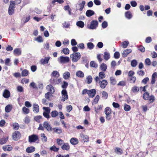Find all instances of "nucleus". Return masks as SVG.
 <instances>
[{
  "mask_svg": "<svg viewBox=\"0 0 157 157\" xmlns=\"http://www.w3.org/2000/svg\"><path fill=\"white\" fill-rule=\"evenodd\" d=\"M98 23L97 21L94 20L91 22L90 25H87L88 28L90 29H95L98 26Z\"/></svg>",
  "mask_w": 157,
  "mask_h": 157,
  "instance_id": "f257e3e1",
  "label": "nucleus"
},
{
  "mask_svg": "<svg viewBox=\"0 0 157 157\" xmlns=\"http://www.w3.org/2000/svg\"><path fill=\"white\" fill-rule=\"evenodd\" d=\"M81 57L80 53L74 52L71 55V58H72V61L73 62H76L80 59Z\"/></svg>",
  "mask_w": 157,
  "mask_h": 157,
  "instance_id": "f03ea898",
  "label": "nucleus"
},
{
  "mask_svg": "<svg viewBox=\"0 0 157 157\" xmlns=\"http://www.w3.org/2000/svg\"><path fill=\"white\" fill-rule=\"evenodd\" d=\"M69 58L67 56H60L58 59V61L60 63L64 64L69 62Z\"/></svg>",
  "mask_w": 157,
  "mask_h": 157,
  "instance_id": "7ed1b4c3",
  "label": "nucleus"
},
{
  "mask_svg": "<svg viewBox=\"0 0 157 157\" xmlns=\"http://www.w3.org/2000/svg\"><path fill=\"white\" fill-rule=\"evenodd\" d=\"M143 98L145 100H149L150 102H153L155 100V97L153 95L149 97V94L148 92L145 93L143 95Z\"/></svg>",
  "mask_w": 157,
  "mask_h": 157,
  "instance_id": "20e7f679",
  "label": "nucleus"
},
{
  "mask_svg": "<svg viewBox=\"0 0 157 157\" xmlns=\"http://www.w3.org/2000/svg\"><path fill=\"white\" fill-rule=\"evenodd\" d=\"M99 77L96 76L94 78L96 83H98L99 80H100V79H102L105 78V75L103 71H101L99 73Z\"/></svg>",
  "mask_w": 157,
  "mask_h": 157,
  "instance_id": "39448f33",
  "label": "nucleus"
},
{
  "mask_svg": "<svg viewBox=\"0 0 157 157\" xmlns=\"http://www.w3.org/2000/svg\"><path fill=\"white\" fill-rule=\"evenodd\" d=\"M62 97L61 101H64L68 98V96L66 90L65 89L63 90L61 92Z\"/></svg>",
  "mask_w": 157,
  "mask_h": 157,
  "instance_id": "423d86ee",
  "label": "nucleus"
},
{
  "mask_svg": "<svg viewBox=\"0 0 157 157\" xmlns=\"http://www.w3.org/2000/svg\"><path fill=\"white\" fill-rule=\"evenodd\" d=\"M38 139V136L35 134H33L31 136H30L29 137V142L31 143L35 142Z\"/></svg>",
  "mask_w": 157,
  "mask_h": 157,
  "instance_id": "0eeeda50",
  "label": "nucleus"
},
{
  "mask_svg": "<svg viewBox=\"0 0 157 157\" xmlns=\"http://www.w3.org/2000/svg\"><path fill=\"white\" fill-rule=\"evenodd\" d=\"M97 83L99 84L100 87L102 89L105 88L108 84L107 81L105 79L102 80L101 81L99 80Z\"/></svg>",
  "mask_w": 157,
  "mask_h": 157,
  "instance_id": "6e6552de",
  "label": "nucleus"
},
{
  "mask_svg": "<svg viewBox=\"0 0 157 157\" xmlns=\"http://www.w3.org/2000/svg\"><path fill=\"white\" fill-rule=\"evenodd\" d=\"M20 137L21 134L19 132L16 131L13 133V138L14 140H17L20 139Z\"/></svg>",
  "mask_w": 157,
  "mask_h": 157,
  "instance_id": "1a4fd4ad",
  "label": "nucleus"
},
{
  "mask_svg": "<svg viewBox=\"0 0 157 157\" xmlns=\"http://www.w3.org/2000/svg\"><path fill=\"white\" fill-rule=\"evenodd\" d=\"M44 128L46 129L48 131H52V128L50 124L47 121H45L43 124Z\"/></svg>",
  "mask_w": 157,
  "mask_h": 157,
  "instance_id": "9d476101",
  "label": "nucleus"
},
{
  "mask_svg": "<svg viewBox=\"0 0 157 157\" xmlns=\"http://www.w3.org/2000/svg\"><path fill=\"white\" fill-rule=\"evenodd\" d=\"M96 93V90L94 89H93L89 90L88 92L87 93V94L90 98H92L95 95Z\"/></svg>",
  "mask_w": 157,
  "mask_h": 157,
  "instance_id": "9b49d317",
  "label": "nucleus"
},
{
  "mask_svg": "<svg viewBox=\"0 0 157 157\" xmlns=\"http://www.w3.org/2000/svg\"><path fill=\"white\" fill-rule=\"evenodd\" d=\"M61 148L63 150L68 151L70 149V146L68 143H64L61 146Z\"/></svg>",
  "mask_w": 157,
  "mask_h": 157,
  "instance_id": "f8f14e48",
  "label": "nucleus"
},
{
  "mask_svg": "<svg viewBox=\"0 0 157 157\" xmlns=\"http://www.w3.org/2000/svg\"><path fill=\"white\" fill-rule=\"evenodd\" d=\"M50 59L49 57H45L44 59H42L40 60V63L41 64L44 65L47 64L48 63Z\"/></svg>",
  "mask_w": 157,
  "mask_h": 157,
  "instance_id": "ddd939ff",
  "label": "nucleus"
},
{
  "mask_svg": "<svg viewBox=\"0 0 157 157\" xmlns=\"http://www.w3.org/2000/svg\"><path fill=\"white\" fill-rule=\"evenodd\" d=\"M13 53L16 56H20L21 54V50L20 48H16L14 50Z\"/></svg>",
  "mask_w": 157,
  "mask_h": 157,
  "instance_id": "4468645a",
  "label": "nucleus"
},
{
  "mask_svg": "<svg viewBox=\"0 0 157 157\" xmlns=\"http://www.w3.org/2000/svg\"><path fill=\"white\" fill-rule=\"evenodd\" d=\"M46 89L47 90L49 91L50 93L53 94L54 92V89L53 86L51 85H48L46 86Z\"/></svg>",
  "mask_w": 157,
  "mask_h": 157,
  "instance_id": "2eb2a0df",
  "label": "nucleus"
},
{
  "mask_svg": "<svg viewBox=\"0 0 157 157\" xmlns=\"http://www.w3.org/2000/svg\"><path fill=\"white\" fill-rule=\"evenodd\" d=\"M10 93L9 90H5L3 94V96L5 98H8L10 96Z\"/></svg>",
  "mask_w": 157,
  "mask_h": 157,
  "instance_id": "dca6fc26",
  "label": "nucleus"
},
{
  "mask_svg": "<svg viewBox=\"0 0 157 157\" xmlns=\"http://www.w3.org/2000/svg\"><path fill=\"white\" fill-rule=\"evenodd\" d=\"M131 49H126L123 52L122 55L124 57H126L127 55L132 52Z\"/></svg>",
  "mask_w": 157,
  "mask_h": 157,
  "instance_id": "f3484780",
  "label": "nucleus"
},
{
  "mask_svg": "<svg viewBox=\"0 0 157 157\" xmlns=\"http://www.w3.org/2000/svg\"><path fill=\"white\" fill-rule=\"evenodd\" d=\"M110 57V54L107 52H105L104 53L103 58L106 61L109 60Z\"/></svg>",
  "mask_w": 157,
  "mask_h": 157,
  "instance_id": "a211bd4d",
  "label": "nucleus"
},
{
  "mask_svg": "<svg viewBox=\"0 0 157 157\" xmlns=\"http://www.w3.org/2000/svg\"><path fill=\"white\" fill-rule=\"evenodd\" d=\"M70 142L72 145H76L78 144V141L76 138H72L70 140Z\"/></svg>",
  "mask_w": 157,
  "mask_h": 157,
  "instance_id": "6ab92c4d",
  "label": "nucleus"
},
{
  "mask_svg": "<svg viewBox=\"0 0 157 157\" xmlns=\"http://www.w3.org/2000/svg\"><path fill=\"white\" fill-rule=\"evenodd\" d=\"M95 14L94 11L92 10H88L86 12V14L88 17H90Z\"/></svg>",
  "mask_w": 157,
  "mask_h": 157,
  "instance_id": "aec40b11",
  "label": "nucleus"
},
{
  "mask_svg": "<svg viewBox=\"0 0 157 157\" xmlns=\"http://www.w3.org/2000/svg\"><path fill=\"white\" fill-rule=\"evenodd\" d=\"M71 74L69 72L66 71L63 74V78L65 79H68L70 77Z\"/></svg>",
  "mask_w": 157,
  "mask_h": 157,
  "instance_id": "412c9836",
  "label": "nucleus"
},
{
  "mask_svg": "<svg viewBox=\"0 0 157 157\" xmlns=\"http://www.w3.org/2000/svg\"><path fill=\"white\" fill-rule=\"evenodd\" d=\"M33 111L36 113H37L39 111V107L38 105L35 103L33 104Z\"/></svg>",
  "mask_w": 157,
  "mask_h": 157,
  "instance_id": "4be33fe9",
  "label": "nucleus"
},
{
  "mask_svg": "<svg viewBox=\"0 0 157 157\" xmlns=\"http://www.w3.org/2000/svg\"><path fill=\"white\" fill-rule=\"evenodd\" d=\"M35 149V148L34 147L32 146L27 147L26 151L28 153H31L33 152Z\"/></svg>",
  "mask_w": 157,
  "mask_h": 157,
  "instance_id": "5701e85b",
  "label": "nucleus"
},
{
  "mask_svg": "<svg viewBox=\"0 0 157 157\" xmlns=\"http://www.w3.org/2000/svg\"><path fill=\"white\" fill-rule=\"evenodd\" d=\"M58 134H60L62 132V130L60 128H54L52 129V130Z\"/></svg>",
  "mask_w": 157,
  "mask_h": 157,
  "instance_id": "b1692460",
  "label": "nucleus"
},
{
  "mask_svg": "<svg viewBox=\"0 0 157 157\" xmlns=\"http://www.w3.org/2000/svg\"><path fill=\"white\" fill-rule=\"evenodd\" d=\"M76 74L77 76L79 78H83L84 76L83 72L81 71H77Z\"/></svg>",
  "mask_w": 157,
  "mask_h": 157,
  "instance_id": "393cba45",
  "label": "nucleus"
},
{
  "mask_svg": "<svg viewBox=\"0 0 157 157\" xmlns=\"http://www.w3.org/2000/svg\"><path fill=\"white\" fill-rule=\"evenodd\" d=\"M85 4V2L84 1H82L81 3H80L78 5V10L80 11H82V10Z\"/></svg>",
  "mask_w": 157,
  "mask_h": 157,
  "instance_id": "a878e982",
  "label": "nucleus"
},
{
  "mask_svg": "<svg viewBox=\"0 0 157 157\" xmlns=\"http://www.w3.org/2000/svg\"><path fill=\"white\" fill-rule=\"evenodd\" d=\"M100 68L102 71L104 72L106 71L107 69V66L105 63H102L100 65Z\"/></svg>",
  "mask_w": 157,
  "mask_h": 157,
  "instance_id": "bb28decb",
  "label": "nucleus"
},
{
  "mask_svg": "<svg viewBox=\"0 0 157 157\" xmlns=\"http://www.w3.org/2000/svg\"><path fill=\"white\" fill-rule=\"evenodd\" d=\"M115 152L118 155H121L123 153L122 150L120 148L116 147L114 149Z\"/></svg>",
  "mask_w": 157,
  "mask_h": 157,
  "instance_id": "cd10ccee",
  "label": "nucleus"
},
{
  "mask_svg": "<svg viewBox=\"0 0 157 157\" xmlns=\"http://www.w3.org/2000/svg\"><path fill=\"white\" fill-rule=\"evenodd\" d=\"M12 109V105H8L5 108V111L6 113L10 112Z\"/></svg>",
  "mask_w": 157,
  "mask_h": 157,
  "instance_id": "c85d7f7f",
  "label": "nucleus"
},
{
  "mask_svg": "<svg viewBox=\"0 0 157 157\" xmlns=\"http://www.w3.org/2000/svg\"><path fill=\"white\" fill-rule=\"evenodd\" d=\"M103 106L101 105H98L97 107H95V111L96 113L100 112V110L102 109Z\"/></svg>",
  "mask_w": 157,
  "mask_h": 157,
  "instance_id": "c756f323",
  "label": "nucleus"
},
{
  "mask_svg": "<svg viewBox=\"0 0 157 157\" xmlns=\"http://www.w3.org/2000/svg\"><path fill=\"white\" fill-rule=\"evenodd\" d=\"M76 25L81 28H83L84 26V23L82 21H78L76 22Z\"/></svg>",
  "mask_w": 157,
  "mask_h": 157,
  "instance_id": "7c9ffc66",
  "label": "nucleus"
},
{
  "mask_svg": "<svg viewBox=\"0 0 157 157\" xmlns=\"http://www.w3.org/2000/svg\"><path fill=\"white\" fill-rule=\"evenodd\" d=\"M52 77H59V74L57 71H53L51 74Z\"/></svg>",
  "mask_w": 157,
  "mask_h": 157,
  "instance_id": "2f4dec72",
  "label": "nucleus"
},
{
  "mask_svg": "<svg viewBox=\"0 0 157 157\" xmlns=\"http://www.w3.org/2000/svg\"><path fill=\"white\" fill-rule=\"evenodd\" d=\"M12 149V147L10 145H8L6 146L3 147V149L5 151H9L11 150Z\"/></svg>",
  "mask_w": 157,
  "mask_h": 157,
  "instance_id": "473e14b6",
  "label": "nucleus"
},
{
  "mask_svg": "<svg viewBox=\"0 0 157 157\" xmlns=\"http://www.w3.org/2000/svg\"><path fill=\"white\" fill-rule=\"evenodd\" d=\"M125 17L128 19H130L132 17V15L130 11H127L125 13Z\"/></svg>",
  "mask_w": 157,
  "mask_h": 157,
  "instance_id": "72a5a7b5",
  "label": "nucleus"
},
{
  "mask_svg": "<svg viewBox=\"0 0 157 157\" xmlns=\"http://www.w3.org/2000/svg\"><path fill=\"white\" fill-rule=\"evenodd\" d=\"M87 48L90 50H92L94 48V45L91 42H89L87 44Z\"/></svg>",
  "mask_w": 157,
  "mask_h": 157,
  "instance_id": "f704fd0d",
  "label": "nucleus"
},
{
  "mask_svg": "<svg viewBox=\"0 0 157 157\" xmlns=\"http://www.w3.org/2000/svg\"><path fill=\"white\" fill-rule=\"evenodd\" d=\"M56 78L52 77L50 80V83L53 85L57 84V82H56Z\"/></svg>",
  "mask_w": 157,
  "mask_h": 157,
  "instance_id": "c9c22d12",
  "label": "nucleus"
},
{
  "mask_svg": "<svg viewBox=\"0 0 157 157\" xmlns=\"http://www.w3.org/2000/svg\"><path fill=\"white\" fill-rule=\"evenodd\" d=\"M29 74V71L26 69H24L22 71L21 76L22 77L26 76Z\"/></svg>",
  "mask_w": 157,
  "mask_h": 157,
  "instance_id": "e433bc0d",
  "label": "nucleus"
},
{
  "mask_svg": "<svg viewBox=\"0 0 157 157\" xmlns=\"http://www.w3.org/2000/svg\"><path fill=\"white\" fill-rule=\"evenodd\" d=\"M104 112L105 114H111V110L109 107H107L105 109Z\"/></svg>",
  "mask_w": 157,
  "mask_h": 157,
  "instance_id": "4c0bfd02",
  "label": "nucleus"
},
{
  "mask_svg": "<svg viewBox=\"0 0 157 157\" xmlns=\"http://www.w3.org/2000/svg\"><path fill=\"white\" fill-rule=\"evenodd\" d=\"M41 139L43 142H46L47 140V138L45 136V134L44 133H41L40 134Z\"/></svg>",
  "mask_w": 157,
  "mask_h": 157,
  "instance_id": "58836bf2",
  "label": "nucleus"
},
{
  "mask_svg": "<svg viewBox=\"0 0 157 157\" xmlns=\"http://www.w3.org/2000/svg\"><path fill=\"white\" fill-rule=\"evenodd\" d=\"M86 79L87 80V83L89 84L91 83L93 80V78L91 76L89 75L86 77Z\"/></svg>",
  "mask_w": 157,
  "mask_h": 157,
  "instance_id": "ea45409f",
  "label": "nucleus"
},
{
  "mask_svg": "<svg viewBox=\"0 0 157 157\" xmlns=\"http://www.w3.org/2000/svg\"><path fill=\"white\" fill-rule=\"evenodd\" d=\"M58 114V113L56 110L52 111L51 113V115L52 117H55Z\"/></svg>",
  "mask_w": 157,
  "mask_h": 157,
  "instance_id": "a19ab883",
  "label": "nucleus"
},
{
  "mask_svg": "<svg viewBox=\"0 0 157 157\" xmlns=\"http://www.w3.org/2000/svg\"><path fill=\"white\" fill-rule=\"evenodd\" d=\"M129 44V42L128 41H125L122 43V46L123 48H125L127 47Z\"/></svg>",
  "mask_w": 157,
  "mask_h": 157,
  "instance_id": "79ce46f5",
  "label": "nucleus"
},
{
  "mask_svg": "<svg viewBox=\"0 0 157 157\" xmlns=\"http://www.w3.org/2000/svg\"><path fill=\"white\" fill-rule=\"evenodd\" d=\"M34 40L39 43L42 42L43 41V39L40 36H39L35 38Z\"/></svg>",
  "mask_w": 157,
  "mask_h": 157,
  "instance_id": "37998d69",
  "label": "nucleus"
},
{
  "mask_svg": "<svg viewBox=\"0 0 157 157\" xmlns=\"http://www.w3.org/2000/svg\"><path fill=\"white\" fill-rule=\"evenodd\" d=\"M56 142L57 144L60 146L61 145H63L64 143H63V140L60 139H56Z\"/></svg>",
  "mask_w": 157,
  "mask_h": 157,
  "instance_id": "c03bdc74",
  "label": "nucleus"
},
{
  "mask_svg": "<svg viewBox=\"0 0 157 157\" xmlns=\"http://www.w3.org/2000/svg\"><path fill=\"white\" fill-rule=\"evenodd\" d=\"M8 140V137H4L1 139L0 140V144H5Z\"/></svg>",
  "mask_w": 157,
  "mask_h": 157,
  "instance_id": "a18cd8bd",
  "label": "nucleus"
},
{
  "mask_svg": "<svg viewBox=\"0 0 157 157\" xmlns=\"http://www.w3.org/2000/svg\"><path fill=\"white\" fill-rule=\"evenodd\" d=\"M10 59L9 58H7L5 60V63L6 65L10 66L11 64L10 63Z\"/></svg>",
  "mask_w": 157,
  "mask_h": 157,
  "instance_id": "49530a36",
  "label": "nucleus"
},
{
  "mask_svg": "<svg viewBox=\"0 0 157 157\" xmlns=\"http://www.w3.org/2000/svg\"><path fill=\"white\" fill-rule=\"evenodd\" d=\"M90 65L91 67L95 68L97 67H98V64L94 61H91L90 63Z\"/></svg>",
  "mask_w": 157,
  "mask_h": 157,
  "instance_id": "de8ad7c7",
  "label": "nucleus"
},
{
  "mask_svg": "<svg viewBox=\"0 0 157 157\" xmlns=\"http://www.w3.org/2000/svg\"><path fill=\"white\" fill-rule=\"evenodd\" d=\"M13 128L15 130H18L19 127V125L17 123H14L13 124Z\"/></svg>",
  "mask_w": 157,
  "mask_h": 157,
  "instance_id": "09e8293b",
  "label": "nucleus"
},
{
  "mask_svg": "<svg viewBox=\"0 0 157 157\" xmlns=\"http://www.w3.org/2000/svg\"><path fill=\"white\" fill-rule=\"evenodd\" d=\"M83 138V140L84 142H87L89 141V137L87 135H82L81 136Z\"/></svg>",
  "mask_w": 157,
  "mask_h": 157,
  "instance_id": "8fccbe9b",
  "label": "nucleus"
},
{
  "mask_svg": "<svg viewBox=\"0 0 157 157\" xmlns=\"http://www.w3.org/2000/svg\"><path fill=\"white\" fill-rule=\"evenodd\" d=\"M50 149L51 150L55 152H58L59 150V148H57L55 145H53L50 147Z\"/></svg>",
  "mask_w": 157,
  "mask_h": 157,
  "instance_id": "3c124183",
  "label": "nucleus"
},
{
  "mask_svg": "<svg viewBox=\"0 0 157 157\" xmlns=\"http://www.w3.org/2000/svg\"><path fill=\"white\" fill-rule=\"evenodd\" d=\"M131 109L130 106L127 104H125L124 105V110L126 111H129Z\"/></svg>",
  "mask_w": 157,
  "mask_h": 157,
  "instance_id": "603ef678",
  "label": "nucleus"
},
{
  "mask_svg": "<svg viewBox=\"0 0 157 157\" xmlns=\"http://www.w3.org/2000/svg\"><path fill=\"white\" fill-rule=\"evenodd\" d=\"M100 97L99 95H97L96 97L95 98V99L94 100V102L93 103V104H96L98 103V101L99 100V99Z\"/></svg>",
  "mask_w": 157,
  "mask_h": 157,
  "instance_id": "864d4df0",
  "label": "nucleus"
},
{
  "mask_svg": "<svg viewBox=\"0 0 157 157\" xmlns=\"http://www.w3.org/2000/svg\"><path fill=\"white\" fill-rule=\"evenodd\" d=\"M22 111L25 114H27L29 113V109L25 107H23Z\"/></svg>",
  "mask_w": 157,
  "mask_h": 157,
  "instance_id": "5fc2aeb1",
  "label": "nucleus"
},
{
  "mask_svg": "<svg viewBox=\"0 0 157 157\" xmlns=\"http://www.w3.org/2000/svg\"><path fill=\"white\" fill-rule=\"evenodd\" d=\"M62 52L64 54L67 55L69 54V50L67 48H66L63 49Z\"/></svg>",
  "mask_w": 157,
  "mask_h": 157,
  "instance_id": "6e6d98bb",
  "label": "nucleus"
},
{
  "mask_svg": "<svg viewBox=\"0 0 157 157\" xmlns=\"http://www.w3.org/2000/svg\"><path fill=\"white\" fill-rule=\"evenodd\" d=\"M102 94V97L104 98V99H106L107 98L108 94L105 91H103Z\"/></svg>",
  "mask_w": 157,
  "mask_h": 157,
  "instance_id": "4d7b16f0",
  "label": "nucleus"
},
{
  "mask_svg": "<svg viewBox=\"0 0 157 157\" xmlns=\"http://www.w3.org/2000/svg\"><path fill=\"white\" fill-rule=\"evenodd\" d=\"M114 56L115 58L116 59L119 58L120 56V54L119 52H115L114 53Z\"/></svg>",
  "mask_w": 157,
  "mask_h": 157,
  "instance_id": "13d9d810",
  "label": "nucleus"
},
{
  "mask_svg": "<svg viewBox=\"0 0 157 157\" xmlns=\"http://www.w3.org/2000/svg\"><path fill=\"white\" fill-rule=\"evenodd\" d=\"M42 118V116H37L35 117L34 119L35 121L36 122L39 123L40 119Z\"/></svg>",
  "mask_w": 157,
  "mask_h": 157,
  "instance_id": "bf43d9fd",
  "label": "nucleus"
},
{
  "mask_svg": "<svg viewBox=\"0 0 157 157\" xmlns=\"http://www.w3.org/2000/svg\"><path fill=\"white\" fill-rule=\"evenodd\" d=\"M70 24L69 23H67L66 22H64L63 24V28H68L69 27Z\"/></svg>",
  "mask_w": 157,
  "mask_h": 157,
  "instance_id": "052dcab7",
  "label": "nucleus"
},
{
  "mask_svg": "<svg viewBox=\"0 0 157 157\" xmlns=\"http://www.w3.org/2000/svg\"><path fill=\"white\" fill-rule=\"evenodd\" d=\"M110 83L112 85H115L116 83V81L114 78L111 77L110 78Z\"/></svg>",
  "mask_w": 157,
  "mask_h": 157,
  "instance_id": "680f3d73",
  "label": "nucleus"
},
{
  "mask_svg": "<svg viewBox=\"0 0 157 157\" xmlns=\"http://www.w3.org/2000/svg\"><path fill=\"white\" fill-rule=\"evenodd\" d=\"M137 64V61L135 60H133L131 62V65L132 67H135Z\"/></svg>",
  "mask_w": 157,
  "mask_h": 157,
  "instance_id": "e2e57ef3",
  "label": "nucleus"
},
{
  "mask_svg": "<svg viewBox=\"0 0 157 157\" xmlns=\"http://www.w3.org/2000/svg\"><path fill=\"white\" fill-rule=\"evenodd\" d=\"M101 26L103 28L105 29L108 26L107 22L106 21H104L101 24Z\"/></svg>",
  "mask_w": 157,
  "mask_h": 157,
  "instance_id": "0e129e2a",
  "label": "nucleus"
},
{
  "mask_svg": "<svg viewBox=\"0 0 157 157\" xmlns=\"http://www.w3.org/2000/svg\"><path fill=\"white\" fill-rule=\"evenodd\" d=\"M43 109L45 110L44 112H45L48 113H50L51 109L49 107H43Z\"/></svg>",
  "mask_w": 157,
  "mask_h": 157,
  "instance_id": "69168bd1",
  "label": "nucleus"
},
{
  "mask_svg": "<svg viewBox=\"0 0 157 157\" xmlns=\"http://www.w3.org/2000/svg\"><path fill=\"white\" fill-rule=\"evenodd\" d=\"M14 9L13 8H9L8 13L10 15H11L14 13Z\"/></svg>",
  "mask_w": 157,
  "mask_h": 157,
  "instance_id": "338daca9",
  "label": "nucleus"
},
{
  "mask_svg": "<svg viewBox=\"0 0 157 157\" xmlns=\"http://www.w3.org/2000/svg\"><path fill=\"white\" fill-rule=\"evenodd\" d=\"M138 49L142 52H144L145 51V48L142 46H140L138 47Z\"/></svg>",
  "mask_w": 157,
  "mask_h": 157,
  "instance_id": "774afa93",
  "label": "nucleus"
}]
</instances>
